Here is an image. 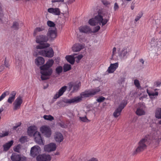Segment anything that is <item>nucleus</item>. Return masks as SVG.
I'll return each instance as SVG.
<instances>
[{"instance_id":"40","label":"nucleus","mask_w":161,"mask_h":161,"mask_svg":"<svg viewBox=\"0 0 161 161\" xmlns=\"http://www.w3.org/2000/svg\"><path fill=\"white\" fill-rule=\"evenodd\" d=\"M80 119L82 121L84 122H90V121L87 118L86 116L84 117H79Z\"/></svg>"},{"instance_id":"27","label":"nucleus","mask_w":161,"mask_h":161,"mask_svg":"<svg viewBox=\"0 0 161 161\" xmlns=\"http://www.w3.org/2000/svg\"><path fill=\"white\" fill-rule=\"evenodd\" d=\"M14 142L13 140L6 143L3 145V150L5 151H7L13 144Z\"/></svg>"},{"instance_id":"59","label":"nucleus","mask_w":161,"mask_h":161,"mask_svg":"<svg viewBox=\"0 0 161 161\" xmlns=\"http://www.w3.org/2000/svg\"><path fill=\"white\" fill-rule=\"evenodd\" d=\"M4 65L6 67H8L9 66V64L6 61V58H5V60L4 61Z\"/></svg>"},{"instance_id":"30","label":"nucleus","mask_w":161,"mask_h":161,"mask_svg":"<svg viewBox=\"0 0 161 161\" xmlns=\"http://www.w3.org/2000/svg\"><path fill=\"white\" fill-rule=\"evenodd\" d=\"M127 54L128 51L127 49H124L120 52L118 53L119 56L122 58L126 56Z\"/></svg>"},{"instance_id":"53","label":"nucleus","mask_w":161,"mask_h":161,"mask_svg":"<svg viewBox=\"0 0 161 161\" xmlns=\"http://www.w3.org/2000/svg\"><path fill=\"white\" fill-rule=\"evenodd\" d=\"M101 1L105 5H107L110 4V3L107 0H101Z\"/></svg>"},{"instance_id":"49","label":"nucleus","mask_w":161,"mask_h":161,"mask_svg":"<svg viewBox=\"0 0 161 161\" xmlns=\"http://www.w3.org/2000/svg\"><path fill=\"white\" fill-rule=\"evenodd\" d=\"M8 132L6 131L4 133H0V137H3L8 135Z\"/></svg>"},{"instance_id":"43","label":"nucleus","mask_w":161,"mask_h":161,"mask_svg":"<svg viewBox=\"0 0 161 161\" xmlns=\"http://www.w3.org/2000/svg\"><path fill=\"white\" fill-rule=\"evenodd\" d=\"M3 13L2 9L1 7V4H0V19L2 23H4V22L3 20Z\"/></svg>"},{"instance_id":"29","label":"nucleus","mask_w":161,"mask_h":161,"mask_svg":"<svg viewBox=\"0 0 161 161\" xmlns=\"http://www.w3.org/2000/svg\"><path fill=\"white\" fill-rule=\"evenodd\" d=\"M54 61L52 59L49 60L46 64L43 65V67H46L47 68H51L54 64Z\"/></svg>"},{"instance_id":"12","label":"nucleus","mask_w":161,"mask_h":161,"mask_svg":"<svg viewBox=\"0 0 161 161\" xmlns=\"http://www.w3.org/2000/svg\"><path fill=\"white\" fill-rule=\"evenodd\" d=\"M22 103L23 100L22 97L21 96H19L16 99L14 103V110H16L20 108Z\"/></svg>"},{"instance_id":"26","label":"nucleus","mask_w":161,"mask_h":161,"mask_svg":"<svg viewBox=\"0 0 161 161\" xmlns=\"http://www.w3.org/2000/svg\"><path fill=\"white\" fill-rule=\"evenodd\" d=\"M55 139L56 142H60L63 141L64 137L61 133L59 132H56L55 136Z\"/></svg>"},{"instance_id":"32","label":"nucleus","mask_w":161,"mask_h":161,"mask_svg":"<svg viewBox=\"0 0 161 161\" xmlns=\"http://www.w3.org/2000/svg\"><path fill=\"white\" fill-rule=\"evenodd\" d=\"M158 40L154 37L153 38L150 42V44L152 47H156L157 46Z\"/></svg>"},{"instance_id":"35","label":"nucleus","mask_w":161,"mask_h":161,"mask_svg":"<svg viewBox=\"0 0 161 161\" xmlns=\"http://www.w3.org/2000/svg\"><path fill=\"white\" fill-rule=\"evenodd\" d=\"M116 47H114L112 50V55L111 59H115L117 58V56L116 55Z\"/></svg>"},{"instance_id":"7","label":"nucleus","mask_w":161,"mask_h":161,"mask_svg":"<svg viewBox=\"0 0 161 161\" xmlns=\"http://www.w3.org/2000/svg\"><path fill=\"white\" fill-rule=\"evenodd\" d=\"M39 53L40 55L48 58H52L54 55V52L51 47L41 50Z\"/></svg>"},{"instance_id":"58","label":"nucleus","mask_w":161,"mask_h":161,"mask_svg":"<svg viewBox=\"0 0 161 161\" xmlns=\"http://www.w3.org/2000/svg\"><path fill=\"white\" fill-rule=\"evenodd\" d=\"M83 56L82 54L78 55L76 58L78 59V60H80L83 57Z\"/></svg>"},{"instance_id":"8","label":"nucleus","mask_w":161,"mask_h":161,"mask_svg":"<svg viewBox=\"0 0 161 161\" xmlns=\"http://www.w3.org/2000/svg\"><path fill=\"white\" fill-rule=\"evenodd\" d=\"M40 130L42 134L46 137H49L51 135V130L48 126H42L40 128Z\"/></svg>"},{"instance_id":"1","label":"nucleus","mask_w":161,"mask_h":161,"mask_svg":"<svg viewBox=\"0 0 161 161\" xmlns=\"http://www.w3.org/2000/svg\"><path fill=\"white\" fill-rule=\"evenodd\" d=\"M100 91L99 87L91 90H86L81 92L79 96L75 97L72 99H65L64 102L66 103L69 104L73 103H77L80 102L83 98L89 97L93 96Z\"/></svg>"},{"instance_id":"24","label":"nucleus","mask_w":161,"mask_h":161,"mask_svg":"<svg viewBox=\"0 0 161 161\" xmlns=\"http://www.w3.org/2000/svg\"><path fill=\"white\" fill-rule=\"evenodd\" d=\"M36 130V127L35 126H31L29 127L27 130L28 135L30 136H33L35 132L37 131Z\"/></svg>"},{"instance_id":"57","label":"nucleus","mask_w":161,"mask_h":161,"mask_svg":"<svg viewBox=\"0 0 161 161\" xmlns=\"http://www.w3.org/2000/svg\"><path fill=\"white\" fill-rule=\"evenodd\" d=\"M64 0H52V3L63 2Z\"/></svg>"},{"instance_id":"16","label":"nucleus","mask_w":161,"mask_h":161,"mask_svg":"<svg viewBox=\"0 0 161 161\" xmlns=\"http://www.w3.org/2000/svg\"><path fill=\"white\" fill-rule=\"evenodd\" d=\"M67 88V87L66 86H64L62 87L58 91V92H57L56 94L54 96L53 98L55 99H57L59 98L60 97L63 95L64 92L66 91Z\"/></svg>"},{"instance_id":"15","label":"nucleus","mask_w":161,"mask_h":161,"mask_svg":"<svg viewBox=\"0 0 161 161\" xmlns=\"http://www.w3.org/2000/svg\"><path fill=\"white\" fill-rule=\"evenodd\" d=\"M56 148V146L55 144L53 143H51L44 147V150L48 152L55 151Z\"/></svg>"},{"instance_id":"14","label":"nucleus","mask_w":161,"mask_h":161,"mask_svg":"<svg viewBox=\"0 0 161 161\" xmlns=\"http://www.w3.org/2000/svg\"><path fill=\"white\" fill-rule=\"evenodd\" d=\"M37 160L38 161H50L51 157L49 155L43 154L37 156Z\"/></svg>"},{"instance_id":"19","label":"nucleus","mask_w":161,"mask_h":161,"mask_svg":"<svg viewBox=\"0 0 161 161\" xmlns=\"http://www.w3.org/2000/svg\"><path fill=\"white\" fill-rule=\"evenodd\" d=\"M84 47V46L81 44L76 43L72 47V50L74 52H77L80 51Z\"/></svg>"},{"instance_id":"39","label":"nucleus","mask_w":161,"mask_h":161,"mask_svg":"<svg viewBox=\"0 0 161 161\" xmlns=\"http://www.w3.org/2000/svg\"><path fill=\"white\" fill-rule=\"evenodd\" d=\"M80 86V83L78 84L75 85L73 86V92H75L77 91L78 90Z\"/></svg>"},{"instance_id":"64","label":"nucleus","mask_w":161,"mask_h":161,"mask_svg":"<svg viewBox=\"0 0 161 161\" xmlns=\"http://www.w3.org/2000/svg\"><path fill=\"white\" fill-rule=\"evenodd\" d=\"M4 110V109L3 107H1L0 108V114H1Z\"/></svg>"},{"instance_id":"4","label":"nucleus","mask_w":161,"mask_h":161,"mask_svg":"<svg viewBox=\"0 0 161 161\" xmlns=\"http://www.w3.org/2000/svg\"><path fill=\"white\" fill-rule=\"evenodd\" d=\"M149 136L148 135H146L145 138L140 140L138 142V146L133 152L134 154L139 153L146 148L147 142Z\"/></svg>"},{"instance_id":"45","label":"nucleus","mask_w":161,"mask_h":161,"mask_svg":"<svg viewBox=\"0 0 161 161\" xmlns=\"http://www.w3.org/2000/svg\"><path fill=\"white\" fill-rule=\"evenodd\" d=\"M27 140V137L25 136H22L19 139V142L22 143H25Z\"/></svg>"},{"instance_id":"41","label":"nucleus","mask_w":161,"mask_h":161,"mask_svg":"<svg viewBox=\"0 0 161 161\" xmlns=\"http://www.w3.org/2000/svg\"><path fill=\"white\" fill-rule=\"evenodd\" d=\"M12 27L14 30H18L19 28V23L16 22H14L13 25L12 26Z\"/></svg>"},{"instance_id":"2","label":"nucleus","mask_w":161,"mask_h":161,"mask_svg":"<svg viewBox=\"0 0 161 161\" xmlns=\"http://www.w3.org/2000/svg\"><path fill=\"white\" fill-rule=\"evenodd\" d=\"M102 14V10H99L98 11V15L94 18L90 19L88 21L89 24L92 26H94L98 24L101 25V24L102 26L104 25L108 21V19H103Z\"/></svg>"},{"instance_id":"17","label":"nucleus","mask_w":161,"mask_h":161,"mask_svg":"<svg viewBox=\"0 0 161 161\" xmlns=\"http://www.w3.org/2000/svg\"><path fill=\"white\" fill-rule=\"evenodd\" d=\"M80 32L84 33H91V30L89 26L87 25L82 26L79 28Z\"/></svg>"},{"instance_id":"21","label":"nucleus","mask_w":161,"mask_h":161,"mask_svg":"<svg viewBox=\"0 0 161 161\" xmlns=\"http://www.w3.org/2000/svg\"><path fill=\"white\" fill-rule=\"evenodd\" d=\"M16 94V92L15 91H12L9 94L7 102L10 104L12 103L15 99Z\"/></svg>"},{"instance_id":"31","label":"nucleus","mask_w":161,"mask_h":161,"mask_svg":"<svg viewBox=\"0 0 161 161\" xmlns=\"http://www.w3.org/2000/svg\"><path fill=\"white\" fill-rule=\"evenodd\" d=\"M155 116L158 119H161V108H157L155 111Z\"/></svg>"},{"instance_id":"55","label":"nucleus","mask_w":161,"mask_h":161,"mask_svg":"<svg viewBox=\"0 0 161 161\" xmlns=\"http://www.w3.org/2000/svg\"><path fill=\"white\" fill-rule=\"evenodd\" d=\"M155 84L157 86H159L161 84V81H157L155 82Z\"/></svg>"},{"instance_id":"3","label":"nucleus","mask_w":161,"mask_h":161,"mask_svg":"<svg viewBox=\"0 0 161 161\" xmlns=\"http://www.w3.org/2000/svg\"><path fill=\"white\" fill-rule=\"evenodd\" d=\"M48 40V38L46 35H40L36 36V41L37 43L40 44L36 46L37 49H43L49 47L50 44L47 42Z\"/></svg>"},{"instance_id":"51","label":"nucleus","mask_w":161,"mask_h":161,"mask_svg":"<svg viewBox=\"0 0 161 161\" xmlns=\"http://www.w3.org/2000/svg\"><path fill=\"white\" fill-rule=\"evenodd\" d=\"M119 8V6L118 4L117 3H114V11H116L118 10Z\"/></svg>"},{"instance_id":"13","label":"nucleus","mask_w":161,"mask_h":161,"mask_svg":"<svg viewBox=\"0 0 161 161\" xmlns=\"http://www.w3.org/2000/svg\"><path fill=\"white\" fill-rule=\"evenodd\" d=\"M41 148L38 146H35L31 148V156L35 157L40 152Z\"/></svg>"},{"instance_id":"62","label":"nucleus","mask_w":161,"mask_h":161,"mask_svg":"<svg viewBox=\"0 0 161 161\" xmlns=\"http://www.w3.org/2000/svg\"><path fill=\"white\" fill-rule=\"evenodd\" d=\"M140 62L142 63V64H143L144 63V61L143 59H140Z\"/></svg>"},{"instance_id":"44","label":"nucleus","mask_w":161,"mask_h":161,"mask_svg":"<svg viewBox=\"0 0 161 161\" xmlns=\"http://www.w3.org/2000/svg\"><path fill=\"white\" fill-rule=\"evenodd\" d=\"M143 15V13L142 12L139 13L137 15L136 18L135 19V21L136 22L137 21L139 20L141 18V17Z\"/></svg>"},{"instance_id":"10","label":"nucleus","mask_w":161,"mask_h":161,"mask_svg":"<svg viewBox=\"0 0 161 161\" xmlns=\"http://www.w3.org/2000/svg\"><path fill=\"white\" fill-rule=\"evenodd\" d=\"M33 136L36 142L40 145L44 144V141L43 140L41 136V135L38 131L35 132L33 135Z\"/></svg>"},{"instance_id":"11","label":"nucleus","mask_w":161,"mask_h":161,"mask_svg":"<svg viewBox=\"0 0 161 161\" xmlns=\"http://www.w3.org/2000/svg\"><path fill=\"white\" fill-rule=\"evenodd\" d=\"M12 161H26V158L25 156H22L16 153H12L11 157Z\"/></svg>"},{"instance_id":"42","label":"nucleus","mask_w":161,"mask_h":161,"mask_svg":"<svg viewBox=\"0 0 161 161\" xmlns=\"http://www.w3.org/2000/svg\"><path fill=\"white\" fill-rule=\"evenodd\" d=\"M47 24L48 26L53 28H54L55 25V24L53 22L50 20L47 21Z\"/></svg>"},{"instance_id":"50","label":"nucleus","mask_w":161,"mask_h":161,"mask_svg":"<svg viewBox=\"0 0 161 161\" xmlns=\"http://www.w3.org/2000/svg\"><path fill=\"white\" fill-rule=\"evenodd\" d=\"M161 141V138H159L158 137L157 138H156L155 139H154V141H155L156 145H158L159 144V142Z\"/></svg>"},{"instance_id":"23","label":"nucleus","mask_w":161,"mask_h":161,"mask_svg":"<svg viewBox=\"0 0 161 161\" xmlns=\"http://www.w3.org/2000/svg\"><path fill=\"white\" fill-rule=\"evenodd\" d=\"M144 106L142 105L140 107L137 109L136 112V114L139 116L144 115L145 113L144 111Z\"/></svg>"},{"instance_id":"34","label":"nucleus","mask_w":161,"mask_h":161,"mask_svg":"<svg viewBox=\"0 0 161 161\" xmlns=\"http://www.w3.org/2000/svg\"><path fill=\"white\" fill-rule=\"evenodd\" d=\"M147 92L149 96L151 98V96H158V93L157 92H154L148 90H147Z\"/></svg>"},{"instance_id":"25","label":"nucleus","mask_w":161,"mask_h":161,"mask_svg":"<svg viewBox=\"0 0 161 161\" xmlns=\"http://www.w3.org/2000/svg\"><path fill=\"white\" fill-rule=\"evenodd\" d=\"M35 64L38 66L44 64V59L42 57H37L35 61Z\"/></svg>"},{"instance_id":"37","label":"nucleus","mask_w":161,"mask_h":161,"mask_svg":"<svg viewBox=\"0 0 161 161\" xmlns=\"http://www.w3.org/2000/svg\"><path fill=\"white\" fill-rule=\"evenodd\" d=\"M55 70L57 74H59L62 72L63 69L61 66H59L56 68Z\"/></svg>"},{"instance_id":"48","label":"nucleus","mask_w":161,"mask_h":161,"mask_svg":"<svg viewBox=\"0 0 161 161\" xmlns=\"http://www.w3.org/2000/svg\"><path fill=\"white\" fill-rule=\"evenodd\" d=\"M100 27L99 26H97L95 27L93 29V31L92 32L93 33H96L100 29Z\"/></svg>"},{"instance_id":"52","label":"nucleus","mask_w":161,"mask_h":161,"mask_svg":"<svg viewBox=\"0 0 161 161\" xmlns=\"http://www.w3.org/2000/svg\"><path fill=\"white\" fill-rule=\"evenodd\" d=\"M20 148V146L19 145H17L15 148H14V151L17 152H19V149Z\"/></svg>"},{"instance_id":"18","label":"nucleus","mask_w":161,"mask_h":161,"mask_svg":"<svg viewBox=\"0 0 161 161\" xmlns=\"http://www.w3.org/2000/svg\"><path fill=\"white\" fill-rule=\"evenodd\" d=\"M118 65L119 64L118 63L111 64L110 66L108 67L107 71L109 73H113L118 67Z\"/></svg>"},{"instance_id":"56","label":"nucleus","mask_w":161,"mask_h":161,"mask_svg":"<svg viewBox=\"0 0 161 161\" xmlns=\"http://www.w3.org/2000/svg\"><path fill=\"white\" fill-rule=\"evenodd\" d=\"M68 85L69 88V90H70L74 86L73 83L72 82H70L68 83Z\"/></svg>"},{"instance_id":"9","label":"nucleus","mask_w":161,"mask_h":161,"mask_svg":"<svg viewBox=\"0 0 161 161\" xmlns=\"http://www.w3.org/2000/svg\"><path fill=\"white\" fill-rule=\"evenodd\" d=\"M47 36L51 39H54L57 36V30L55 28H50L47 32Z\"/></svg>"},{"instance_id":"38","label":"nucleus","mask_w":161,"mask_h":161,"mask_svg":"<svg viewBox=\"0 0 161 161\" xmlns=\"http://www.w3.org/2000/svg\"><path fill=\"white\" fill-rule=\"evenodd\" d=\"M43 118L46 120L52 121L54 119L53 117L51 115H44Z\"/></svg>"},{"instance_id":"63","label":"nucleus","mask_w":161,"mask_h":161,"mask_svg":"<svg viewBox=\"0 0 161 161\" xmlns=\"http://www.w3.org/2000/svg\"><path fill=\"white\" fill-rule=\"evenodd\" d=\"M60 126L61 127H62V128H64L65 127V126H64V124H62V123H60Z\"/></svg>"},{"instance_id":"36","label":"nucleus","mask_w":161,"mask_h":161,"mask_svg":"<svg viewBox=\"0 0 161 161\" xmlns=\"http://www.w3.org/2000/svg\"><path fill=\"white\" fill-rule=\"evenodd\" d=\"M9 92L8 91L4 92L0 96V101L3 100L5 97L9 94Z\"/></svg>"},{"instance_id":"61","label":"nucleus","mask_w":161,"mask_h":161,"mask_svg":"<svg viewBox=\"0 0 161 161\" xmlns=\"http://www.w3.org/2000/svg\"><path fill=\"white\" fill-rule=\"evenodd\" d=\"M135 7L134 4H132L131 6V8L132 10H133Z\"/></svg>"},{"instance_id":"6","label":"nucleus","mask_w":161,"mask_h":161,"mask_svg":"<svg viewBox=\"0 0 161 161\" xmlns=\"http://www.w3.org/2000/svg\"><path fill=\"white\" fill-rule=\"evenodd\" d=\"M127 104V103L125 100L122 102L113 113V115L114 117L117 118L120 115L122 110L124 108Z\"/></svg>"},{"instance_id":"60","label":"nucleus","mask_w":161,"mask_h":161,"mask_svg":"<svg viewBox=\"0 0 161 161\" xmlns=\"http://www.w3.org/2000/svg\"><path fill=\"white\" fill-rule=\"evenodd\" d=\"M4 69V66L3 65H1L0 66V72H1Z\"/></svg>"},{"instance_id":"47","label":"nucleus","mask_w":161,"mask_h":161,"mask_svg":"<svg viewBox=\"0 0 161 161\" xmlns=\"http://www.w3.org/2000/svg\"><path fill=\"white\" fill-rule=\"evenodd\" d=\"M105 99V98L104 97L102 96L97 98V101L98 102L101 103L103 102Z\"/></svg>"},{"instance_id":"5","label":"nucleus","mask_w":161,"mask_h":161,"mask_svg":"<svg viewBox=\"0 0 161 161\" xmlns=\"http://www.w3.org/2000/svg\"><path fill=\"white\" fill-rule=\"evenodd\" d=\"M40 73L42 74L41 78L42 80H45L48 79L47 76L50 75L53 73V70L51 68H47L46 67H43V65L40 67Z\"/></svg>"},{"instance_id":"20","label":"nucleus","mask_w":161,"mask_h":161,"mask_svg":"<svg viewBox=\"0 0 161 161\" xmlns=\"http://www.w3.org/2000/svg\"><path fill=\"white\" fill-rule=\"evenodd\" d=\"M45 31V27L43 26L36 27L34 30L33 36H35L38 34L44 31Z\"/></svg>"},{"instance_id":"28","label":"nucleus","mask_w":161,"mask_h":161,"mask_svg":"<svg viewBox=\"0 0 161 161\" xmlns=\"http://www.w3.org/2000/svg\"><path fill=\"white\" fill-rule=\"evenodd\" d=\"M67 61L71 64H74L75 62V58L74 56L71 55H67L65 57Z\"/></svg>"},{"instance_id":"46","label":"nucleus","mask_w":161,"mask_h":161,"mask_svg":"<svg viewBox=\"0 0 161 161\" xmlns=\"http://www.w3.org/2000/svg\"><path fill=\"white\" fill-rule=\"evenodd\" d=\"M134 83L137 87L139 88L140 87V84L138 80L136 79L134 81Z\"/></svg>"},{"instance_id":"22","label":"nucleus","mask_w":161,"mask_h":161,"mask_svg":"<svg viewBox=\"0 0 161 161\" xmlns=\"http://www.w3.org/2000/svg\"><path fill=\"white\" fill-rule=\"evenodd\" d=\"M48 12L55 15H59L60 14V11L58 8H49L47 9Z\"/></svg>"},{"instance_id":"54","label":"nucleus","mask_w":161,"mask_h":161,"mask_svg":"<svg viewBox=\"0 0 161 161\" xmlns=\"http://www.w3.org/2000/svg\"><path fill=\"white\" fill-rule=\"evenodd\" d=\"M21 125V123L19 122L16 124L15 125L13 126V129L14 130H16L18 127L19 126Z\"/></svg>"},{"instance_id":"33","label":"nucleus","mask_w":161,"mask_h":161,"mask_svg":"<svg viewBox=\"0 0 161 161\" xmlns=\"http://www.w3.org/2000/svg\"><path fill=\"white\" fill-rule=\"evenodd\" d=\"M63 69L64 72L69 71L71 69V65L67 64H64L63 66Z\"/></svg>"}]
</instances>
